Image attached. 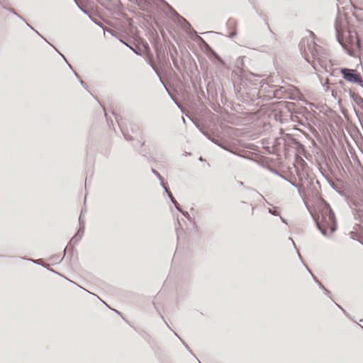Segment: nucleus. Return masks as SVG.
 I'll return each mask as SVG.
<instances>
[{
	"instance_id": "nucleus-63",
	"label": "nucleus",
	"mask_w": 363,
	"mask_h": 363,
	"mask_svg": "<svg viewBox=\"0 0 363 363\" xmlns=\"http://www.w3.org/2000/svg\"><path fill=\"white\" fill-rule=\"evenodd\" d=\"M190 352V354H191L193 357H194L198 360L199 363H201V362L197 359V357H196V355L194 354V352H192V350H191V352Z\"/></svg>"
},
{
	"instance_id": "nucleus-13",
	"label": "nucleus",
	"mask_w": 363,
	"mask_h": 363,
	"mask_svg": "<svg viewBox=\"0 0 363 363\" xmlns=\"http://www.w3.org/2000/svg\"><path fill=\"white\" fill-rule=\"evenodd\" d=\"M228 152L233 155H238L240 157L245 158L252 161L253 160L252 157H250L247 155L248 154L251 153L250 152H246L242 150H240L235 145H231L230 150H228Z\"/></svg>"
},
{
	"instance_id": "nucleus-53",
	"label": "nucleus",
	"mask_w": 363,
	"mask_h": 363,
	"mask_svg": "<svg viewBox=\"0 0 363 363\" xmlns=\"http://www.w3.org/2000/svg\"><path fill=\"white\" fill-rule=\"evenodd\" d=\"M279 218L282 223H285L286 225H288V222L284 218H283L281 215L279 216Z\"/></svg>"
},
{
	"instance_id": "nucleus-17",
	"label": "nucleus",
	"mask_w": 363,
	"mask_h": 363,
	"mask_svg": "<svg viewBox=\"0 0 363 363\" xmlns=\"http://www.w3.org/2000/svg\"><path fill=\"white\" fill-rule=\"evenodd\" d=\"M150 66L151 67V68L152 69V70L155 72V73L158 76V77L160 78V81L161 82V83L164 85V86L165 87L167 91L168 92L169 96L171 97V99L174 101V103L176 104H177V106H179V104H177V101L175 100V99L174 98V96L172 95V94L169 91L168 89L167 88L166 85L164 84V82L162 81V79H161L160 77V74L159 72V71L156 69V67L154 66V65L152 63H150Z\"/></svg>"
},
{
	"instance_id": "nucleus-43",
	"label": "nucleus",
	"mask_w": 363,
	"mask_h": 363,
	"mask_svg": "<svg viewBox=\"0 0 363 363\" xmlns=\"http://www.w3.org/2000/svg\"><path fill=\"white\" fill-rule=\"evenodd\" d=\"M123 134L126 140L130 141V140H133V138L131 135H130L128 133H123Z\"/></svg>"
},
{
	"instance_id": "nucleus-36",
	"label": "nucleus",
	"mask_w": 363,
	"mask_h": 363,
	"mask_svg": "<svg viewBox=\"0 0 363 363\" xmlns=\"http://www.w3.org/2000/svg\"><path fill=\"white\" fill-rule=\"evenodd\" d=\"M328 182L333 189H334L337 193L341 194V191H340L338 186L335 183L330 182V181H328Z\"/></svg>"
},
{
	"instance_id": "nucleus-14",
	"label": "nucleus",
	"mask_w": 363,
	"mask_h": 363,
	"mask_svg": "<svg viewBox=\"0 0 363 363\" xmlns=\"http://www.w3.org/2000/svg\"><path fill=\"white\" fill-rule=\"evenodd\" d=\"M276 88L272 90V95L270 98L283 99L287 98L286 89L284 86L275 85Z\"/></svg>"
},
{
	"instance_id": "nucleus-18",
	"label": "nucleus",
	"mask_w": 363,
	"mask_h": 363,
	"mask_svg": "<svg viewBox=\"0 0 363 363\" xmlns=\"http://www.w3.org/2000/svg\"><path fill=\"white\" fill-rule=\"evenodd\" d=\"M235 24H236V21L235 19H233V18H230L228 21L227 22V26L228 27H233L235 28ZM237 35V30L235 28L233 29V30L230 31L228 36L230 38H234L235 35Z\"/></svg>"
},
{
	"instance_id": "nucleus-24",
	"label": "nucleus",
	"mask_w": 363,
	"mask_h": 363,
	"mask_svg": "<svg viewBox=\"0 0 363 363\" xmlns=\"http://www.w3.org/2000/svg\"><path fill=\"white\" fill-rule=\"evenodd\" d=\"M289 239L290 240H291V241H292V243H293V245H294V248H295V249L296 250V251H297V254H298V257H299L300 260L301 261V262L303 263V265H304V267H306V270L308 272V273H309V274H311V276L313 273V272H312V271L310 269V268L308 267V266L306 264H305V263H304V262H303V259H302V257H301V255H300L299 252L298 251V249H297V247H296V246L295 242H294V240H292V238H289Z\"/></svg>"
},
{
	"instance_id": "nucleus-44",
	"label": "nucleus",
	"mask_w": 363,
	"mask_h": 363,
	"mask_svg": "<svg viewBox=\"0 0 363 363\" xmlns=\"http://www.w3.org/2000/svg\"><path fill=\"white\" fill-rule=\"evenodd\" d=\"M79 226H81V225H82V224L85 226V221L82 218V211L81 212V214L79 218Z\"/></svg>"
},
{
	"instance_id": "nucleus-1",
	"label": "nucleus",
	"mask_w": 363,
	"mask_h": 363,
	"mask_svg": "<svg viewBox=\"0 0 363 363\" xmlns=\"http://www.w3.org/2000/svg\"><path fill=\"white\" fill-rule=\"evenodd\" d=\"M318 230L323 236L330 237L337 230V225L335 213L328 203L317 216L312 215Z\"/></svg>"
},
{
	"instance_id": "nucleus-40",
	"label": "nucleus",
	"mask_w": 363,
	"mask_h": 363,
	"mask_svg": "<svg viewBox=\"0 0 363 363\" xmlns=\"http://www.w3.org/2000/svg\"><path fill=\"white\" fill-rule=\"evenodd\" d=\"M152 303H153V305H154V306H155V309L157 310V311L158 314H159V315H160V316L161 317V318L164 320V322L167 325H168V324H167V323L166 322V320H164V316H163V315H162V313H160V310L156 307V306H155V302H152ZM167 326L169 328V325H167Z\"/></svg>"
},
{
	"instance_id": "nucleus-54",
	"label": "nucleus",
	"mask_w": 363,
	"mask_h": 363,
	"mask_svg": "<svg viewBox=\"0 0 363 363\" xmlns=\"http://www.w3.org/2000/svg\"><path fill=\"white\" fill-rule=\"evenodd\" d=\"M19 19L22 20L23 22L26 23V19L22 16H21L20 14L18 13H16V15Z\"/></svg>"
},
{
	"instance_id": "nucleus-32",
	"label": "nucleus",
	"mask_w": 363,
	"mask_h": 363,
	"mask_svg": "<svg viewBox=\"0 0 363 363\" xmlns=\"http://www.w3.org/2000/svg\"><path fill=\"white\" fill-rule=\"evenodd\" d=\"M171 59L173 63L174 67L175 69H177L178 71L181 72L180 67L178 64V61L176 57H174L172 54H171Z\"/></svg>"
},
{
	"instance_id": "nucleus-39",
	"label": "nucleus",
	"mask_w": 363,
	"mask_h": 363,
	"mask_svg": "<svg viewBox=\"0 0 363 363\" xmlns=\"http://www.w3.org/2000/svg\"><path fill=\"white\" fill-rule=\"evenodd\" d=\"M293 103L286 102V101H281L279 102L280 106H284V107L289 108L290 105H293Z\"/></svg>"
},
{
	"instance_id": "nucleus-10",
	"label": "nucleus",
	"mask_w": 363,
	"mask_h": 363,
	"mask_svg": "<svg viewBox=\"0 0 363 363\" xmlns=\"http://www.w3.org/2000/svg\"><path fill=\"white\" fill-rule=\"evenodd\" d=\"M348 41L353 48H361V41L356 31L348 30Z\"/></svg>"
},
{
	"instance_id": "nucleus-11",
	"label": "nucleus",
	"mask_w": 363,
	"mask_h": 363,
	"mask_svg": "<svg viewBox=\"0 0 363 363\" xmlns=\"http://www.w3.org/2000/svg\"><path fill=\"white\" fill-rule=\"evenodd\" d=\"M347 203L352 210L354 208H361L363 206V195L350 197L348 199Z\"/></svg>"
},
{
	"instance_id": "nucleus-51",
	"label": "nucleus",
	"mask_w": 363,
	"mask_h": 363,
	"mask_svg": "<svg viewBox=\"0 0 363 363\" xmlns=\"http://www.w3.org/2000/svg\"><path fill=\"white\" fill-rule=\"evenodd\" d=\"M352 15L354 16V17L357 19V21L360 22L362 21V18H360L359 17V16L357 14H356L355 13H352Z\"/></svg>"
},
{
	"instance_id": "nucleus-58",
	"label": "nucleus",
	"mask_w": 363,
	"mask_h": 363,
	"mask_svg": "<svg viewBox=\"0 0 363 363\" xmlns=\"http://www.w3.org/2000/svg\"><path fill=\"white\" fill-rule=\"evenodd\" d=\"M250 4L252 5V8L254 9V6H256L255 5V2L254 0H248Z\"/></svg>"
},
{
	"instance_id": "nucleus-60",
	"label": "nucleus",
	"mask_w": 363,
	"mask_h": 363,
	"mask_svg": "<svg viewBox=\"0 0 363 363\" xmlns=\"http://www.w3.org/2000/svg\"><path fill=\"white\" fill-rule=\"evenodd\" d=\"M60 55L62 57L65 62L67 61L66 57L62 53H60Z\"/></svg>"
},
{
	"instance_id": "nucleus-38",
	"label": "nucleus",
	"mask_w": 363,
	"mask_h": 363,
	"mask_svg": "<svg viewBox=\"0 0 363 363\" xmlns=\"http://www.w3.org/2000/svg\"><path fill=\"white\" fill-rule=\"evenodd\" d=\"M179 213H181L185 218H186L188 220H191V216L189 215V213L186 211H184L182 208H181V211H179Z\"/></svg>"
},
{
	"instance_id": "nucleus-56",
	"label": "nucleus",
	"mask_w": 363,
	"mask_h": 363,
	"mask_svg": "<svg viewBox=\"0 0 363 363\" xmlns=\"http://www.w3.org/2000/svg\"><path fill=\"white\" fill-rule=\"evenodd\" d=\"M37 35H38L43 40H45L46 43H49L45 38H44L38 31H37Z\"/></svg>"
},
{
	"instance_id": "nucleus-30",
	"label": "nucleus",
	"mask_w": 363,
	"mask_h": 363,
	"mask_svg": "<svg viewBox=\"0 0 363 363\" xmlns=\"http://www.w3.org/2000/svg\"><path fill=\"white\" fill-rule=\"evenodd\" d=\"M315 284L318 285V286L323 290L324 294H325L326 296H328L329 297L330 296V291L328 289H327L323 285V284L320 281H315Z\"/></svg>"
},
{
	"instance_id": "nucleus-25",
	"label": "nucleus",
	"mask_w": 363,
	"mask_h": 363,
	"mask_svg": "<svg viewBox=\"0 0 363 363\" xmlns=\"http://www.w3.org/2000/svg\"><path fill=\"white\" fill-rule=\"evenodd\" d=\"M289 239L290 240H291V241H292V243H293V245H294V248H295V249L296 250V251H297V254H298V257H299L300 260L301 261V262L303 263V265H304V267H306V270L308 272V273H309V274H311V276L313 273V272H312V271L310 269V268L308 267V266L306 264H305V263H304V262H303V259H302V257H301V255H300L299 252L298 251V249H297V247H296V246L295 242H294V240H292V238H289Z\"/></svg>"
},
{
	"instance_id": "nucleus-16",
	"label": "nucleus",
	"mask_w": 363,
	"mask_h": 363,
	"mask_svg": "<svg viewBox=\"0 0 363 363\" xmlns=\"http://www.w3.org/2000/svg\"><path fill=\"white\" fill-rule=\"evenodd\" d=\"M253 9L255 11L256 13L263 20V21L264 22L267 27L268 30L272 33L274 39L276 40V35L272 31L269 26V24L268 23V17L267 16V15L264 14L263 12L260 9H259L256 6H254Z\"/></svg>"
},
{
	"instance_id": "nucleus-49",
	"label": "nucleus",
	"mask_w": 363,
	"mask_h": 363,
	"mask_svg": "<svg viewBox=\"0 0 363 363\" xmlns=\"http://www.w3.org/2000/svg\"><path fill=\"white\" fill-rule=\"evenodd\" d=\"M48 44L54 48V50L60 55V53H62L55 45H53L52 43H48Z\"/></svg>"
},
{
	"instance_id": "nucleus-7",
	"label": "nucleus",
	"mask_w": 363,
	"mask_h": 363,
	"mask_svg": "<svg viewBox=\"0 0 363 363\" xmlns=\"http://www.w3.org/2000/svg\"><path fill=\"white\" fill-rule=\"evenodd\" d=\"M322 51L323 48L320 46H318V48L313 50L311 52L313 56V58L315 59L318 61L320 66L327 72L328 65L326 60L323 59V57L320 55V54H322Z\"/></svg>"
},
{
	"instance_id": "nucleus-55",
	"label": "nucleus",
	"mask_w": 363,
	"mask_h": 363,
	"mask_svg": "<svg viewBox=\"0 0 363 363\" xmlns=\"http://www.w3.org/2000/svg\"><path fill=\"white\" fill-rule=\"evenodd\" d=\"M65 62L67 65L69 69H70L74 72V70L73 67L72 66V65L68 61H67Z\"/></svg>"
},
{
	"instance_id": "nucleus-57",
	"label": "nucleus",
	"mask_w": 363,
	"mask_h": 363,
	"mask_svg": "<svg viewBox=\"0 0 363 363\" xmlns=\"http://www.w3.org/2000/svg\"><path fill=\"white\" fill-rule=\"evenodd\" d=\"M47 269H48L49 272H52V273H54V274H56V273H57V271H55V269H52V268H51V267H47Z\"/></svg>"
},
{
	"instance_id": "nucleus-5",
	"label": "nucleus",
	"mask_w": 363,
	"mask_h": 363,
	"mask_svg": "<svg viewBox=\"0 0 363 363\" xmlns=\"http://www.w3.org/2000/svg\"><path fill=\"white\" fill-rule=\"evenodd\" d=\"M260 88L259 90L257 91L256 88L252 89L253 92L252 93V97L256 96L257 99H261L262 96L260 95V92H263V94H268L269 96L272 95V90L276 88L274 84H269L268 82H264L261 80L260 82Z\"/></svg>"
},
{
	"instance_id": "nucleus-33",
	"label": "nucleus",
	"mask_w": 363,
	"mask_h": 363,
	"mask_svg": "<svg viewBox=\"0 0 363 363\" xmlns=\"http://www.w3.org/2000/svg\"><path fill=\"white\" fill-rule=\"evenodd\" d=\"M268 212L275 216H280V211L278 208L275 207L274 208H268Z\"/></svg>"
},
{
	"instance_id": "nucleus-19",
	"label": "nucleus",
	"mask_w": 363,
	"mask_h": 363,
	"mask_svg": "<svg viewBox=\"0 0 363 363\" xmlns=\"http://www.w3.org/2000/svg\"><path fill=\"white\" fill-rule=\"evenodd\" d=\"M166 194L168 196V198L169 199V200L171 201V202L174 204L175 208L178 211H181V206L179 205V203L176 201V199H174V197L173 196L172 192L170 191V190H166Z\"/></svg>"
},
{
	"instance_id": "nucleus-8",
	"label": "nucleus",
	"mask_w": 363,
	"mask_h": 363,
	"mask_svg": "<svg viewBox=\"0 0 363 363\" xmlns=\"http://www.w3.org/2000/svg\"><path fill=\"white\" fill-rule=\"evenodd\" d=\"M255 162L262 167L263 168L269 170L270 172L279 176V177L282 178L284 180H286V177L284 176L281 172H280L279 170L276 169L274 167H273L271 164L268 163L267 161H261V160H257L253 159Z\"/></svg>"
},
{
	"instance_id": "nucleus-28",
	"label": "nucleus",
	"mask_w": 363,
	"mask_h": 363,
	"mask_svg": "<svg viewBox=\"0 0 363 363\" xmlns=\"http://www.w3.org/2000/svg\"><path fill=\"white\" fill-rule=\"evenodd\" d=\"M74 74L75 76V77L77 79V80L79 81V82L80 83V84L88 91V92H90V90L89 89V86H87V84L82 79L81 77L79 75V74L76 72V71H74Z\"/></svg>"
},
{
	"instance_id": "nucleus-29",
	"label": "nucleus",
	"mask_w": 363,
	"mask_h": 363,
	"mask_svg": "<svg viewBox=\"0 0 363 363\" xmlns=\"http://www.w3.org/2000/svg\"><path fill=\"white\" fill-rule=\"evenodd\" d=\"M21 259H24V260H27V261H29V262H31L35 264H38V265H40L42 267H45V264L43 262V259H33L32 258H26V257H21Z\"/></svg>"
},
{
	"instance_id": "nucleus-34",
	"label": "nucleus",
	"mask_w": 363,
	"mask_h": 363,
	"mask_svg": "<svg viewBox=\"0 0 363 363\" xmlns=\"http://www.w3.org/2000/svg\"><path fill=\"white\" fill-rule=\"evenodd\" d=\"M287 182H289L291 185H292L293 186L296 187L298 189V193L299 195H301V187L299 185H298L297 184H296L295 182H294L293 181H291V179H289L287 177H286V180Z\"/></svg>"
},
{
	"instance_id": "nucleus-50",
	"label": "nucleus",
	"mask_w": 363,
	"mask_h": 363,
	"mask_svg": "<svg viewBox=\"0 0 363 363\" xmlns=\"http://www.w3.org/2000/svg\"><path fill=\"white\" fill-rule=\"evenodd\" d=\"M142 336H148V334L143 330H140V331H138Z\"/></svg>"
},
{
	"instance_id": "nucleus-22",
	"label": "nucleus",
	"mask_w": 363,
	"mask_h": 363,
	"mask_svg": "<svg viewBox=\"0 0 363 363\" xmlns=\"http://www.w3.org/2000/svg\"><path fill=\"white\" fill-rule=\"evenodd\" d=\"M231 145L232 144L230 143L222 138L220 143H218V146L228 152V150H230Z\"/></svg>"
},
{
	"instance_id": "nucleus-37",
	"label": "nucleus",
	"mask_w": 363,
	"mask_h": 363,
	"mask_svg": "<svg viewBox=\"0 0 363 363\" xmlns=\"http://www.w3.org/2000/svg\"><path fill=\"white\" fill-rule=\"evenodd\" d=\"M151 172H152V174H154L157 177V178L159 180H162V175L156 169H155L154 168H152Z\"/></svg>"
},
{
	"instance_id": "nucleus-3",
	"label": "nucleus",
	"mask_w": 363,
	"mask_h": 363,
	"mask_svg": "<svg viewBox=\"0 0 363 363\" xmlns=\"http://www.w3.org/2000/svg\"><path fill=\"white\" fill-rule=\"evenodd\" d=\"M342 78L347 82L357 84L363 88V82L361 74L354 69L343 67L340 69Z\"/></svg>"
},
{
	"instance_id": "nucleus-52",
	"label": "nucleus",
	"mask_w": 363,
	"mask_h": 363,
	"mask_svg": "<svg viewBox=\"0 0 363 363\" xmlns=\"http://www.w3.org/2000/svg\"><path fill=\"white\" fill-rule=\"evenodd\" d=\"M26 26L30 28L31 30H33L34 32L37 33L38 30H36L32 26H30L27 21L25 23Z\"/></svg>"
},
{
	"instance_id": "nucleus-46",
	"label": "nucleus",
	"mask_w": 363,
	"mask_h": 363,
	"mask_svg": "<svg viewBox=\"0 0 363 363\" xmlns=\"http://www.w3.org/2000/svg\"><path fill=\"white\" fill-rule=\"evenodd\" d=\"M3 8H4V9H6L7 11H9V12H11V13H13V14H14V15H16V13H17L16 12V11H15L13 8H11V7L7 8V7H6V6H3Z\"/></svg>"
},
{
	"instance_id": "nucleus-20",
	"label": "nucleus",
	"mask_w": 363,
	"mask_h": 363,
	"mask_svg": "<svg viewBox=\"0 0 363 363\" xmlns=\"http://www.w3.org/2000/svg\"><path fill=\"white\" fill-rule=\"evenodd\" d=\"M352 212L355 220L363 222V210L362 208H354Z\"/></svg>"
},
{
	"instance_id": "nucleus-15",
	"label": "nucleus",
	"mask_w": 363,
	"mask_h": 363,
	"mask_svg": "<svg viewBox=\"0 0 363 363\" xmlns=\"http://www.w3.org/2000/svg\"><path fill=\"white\" fill-rule=\"evenodd\" d=\"M84 225L82 224L79 226L78 230L74 234V235L71 238L67 247H69L72 245H77L78 242L82 239L84 233Z\"/></svg>"
},
{
	"instance_id": "nucleus-31",
	"label": "nucleus",
	"mask_w": 363,
	"mask_h": 363,
	"mask_svg": "<svg viewBox=\"0 0 363 363\" xmlns=\"http://www.w3.org/2000/svg\"><path fill=\"white\" fill-rule=\"evenodd\" d=\"M76 5L77 6V7L79 8V9H80L84 13L88 15L89 16V18H91V16L89 15V13L87 9H86L79 1L78 0H74Z\"/></svg>"
},
{
	"instance_id": "nucleus-41",
	"label": "nucleus",
	"mask_w": 363,
	"mask_h": 363,
	"mask_svg": "<svg viewBox=\"0 0 363 363\" xmlns=\"http://www.w3.org/2000/svg\"><path fill=\"white\" fill-rule=\"evenodd\" d=\"M131 130L133 133H136L137 132L140 131V128L137 125H133L131 126Z\"/></svg>"
},
{
	"instance_id": "nucleus-21",
	"label": "nucleus",
	"mask_w": 363,
	"mask_h": 363,
	"mask_svg": "<svg viewBox=\"0 0 363 363\" xmlns=\"http://www.w3.org/2000/svg\"><path fill=\"white\" fill-rule=\"evenodd\" d=\"M120 41L123 44L126 45L128 48H129L135 54H136L137 55H139V56H142L143 51L141 50L140 48H134L133 46H131L130 44H128V43H126L125 40H123L122 39H120Z\"/></svg>"
},
{
	"instance_id": "nucleus-27",
	"label": "nucleus",
	"mask_w": 363,
	"mask_h": 363,
	"mask_svg": "<svg viewBox=\"0 0 363 363\" xmlns=\"http://www.w3.org/2000/svg\"><path fill=\"white\" fill-rule=\"evenodd\" d=\"M329 298L332 301V302L338 308H340L342 312L343 313L347 316L349 318L352 319L353 321H354L356 323V321L354 320H353V318L350 316V315L340 306L339 305L338 303H337L335 300L332 298V296H329Z\"/></svg>"
},
{
	"instance_id": "nucleus-9",
	"label": "nucleus",
	"mask_w": 363,
	"mask_h": 363,
	"mask_svg": "<svg viewBox=\"0 0 363 363\" xmlns=\"http://www.w3.org/2000/svg\"><path fill=\"white\" fill-rule=\"evenodd\" d=\"M196 127L199 128V130L201 131V133L206 136L209 140H211L212 143H213L216 145H218L220 141L221 140L222 138L215 135L213 133H211L206 130L202 125H196Z\"/></svg>"
},
{
	"instance_id": "nucleus-47",
	"label": "nucleus",
	"mask_w": 363,
	"mask_h": 363,
	"mask_svg": "<svg viewBox=\"0 0 363 363\" xmlns=\"http://www.w3.org/2000/svg\"><path fill=\"white\" fill-rule=\"evenodd\" d=\"M179 340L180 341L182 342V344L184 345V346L185 347V348L189 351V352H191V349L190 347H189V345L181 338L179 337Z\"/></svg>"
},
{
	"instance_id": "nucleus-59",
	"label": "nucleus",
	"mask_w": 363,
	"mask_h": 363,
	"mask_svg": "<svg viewBox=\"0 0 363 363\" xmlns=\"http://www.w3.org/2000/svg\"><path fill=\"white\" fill-rule=\"evenodd\" d=\"M89 94L93 96V98H94L96 101H98V103H99V104H100V102H99V99H98L97 96H94V94H93L91 91H90V92H89Z\"/></svg>"
},
{
	"instance_id": "nucleus-4",
	"label": "nucleus",
	"mask_w": 363,
	"mask_h": 363,
	"mask_svg": "<svg viewBox=\"0 0 363 363\" xmlns=\"http://www.w3.org/2000/svg\"><path fill=\"white\" fill-rule=\"evenodd\" d=\"M342 14L340 13L339 8L337 7V15L335 21V37L336 40L338 42V43L342 46V48L346 51V52L351 55V53L347 50L342 38L341 37V33L344 32L345 30V26L342 22ZM343 16H346L345 13H343Z\"/></svg>"
},
{
	"instance_id": "nucleus-42",
	"label": "nucleus",
	"mask_w": 363,
	"mask_h": 363,
	"mask_svg": "<svg viewBox=\"0 0 363 363\" xmlns=\"http://www.w3.org/2000/svg\"><path fill=\"white\" fill-rule=\"evenodd\" d=\"M160 185H161V186L164 189V192H165V193H166V190H169V189L167 187L166 184H164V179H163V177L162 178V180H160Z\"/></svg>"
},
{
	"instance_id": "nucleus-64",
	"label": "nucleus",
	"mask_w": 363,
	"mask_h": 363,
	"mask_svg": "<svg viewBox=\"0 0 363 363\" xmlns=\"http://www.w3.org/2000/svg\"><path fill=\"white\" fill-rule=\"evenodd\" d=\"M357 241L363 245V241L362 240L359 239V240H357Z\"/></svg>"
},
{
	"instance_id": "nucleus-23",
	"label": "nucleus",
	"mask_w": 363,
	"mask_h": 363,
	"mask_svg": "<svg viewBox=\"0 0 363 363\" xmlns=\"http://www.w3.org/2000/svg\"><path fill=\"white\" fill-rule=\"evenodd\" d=\"M67 250H68V247H66L65 248V250H64V255H63V256H62L61 258L60 257V255H53V256L50 258V259H51L52 261L55 262V263H60V262L64 259V258H65V255H66V254H67Z\"/></svg>"
},
{
	"instance_id": "nucleus-62",
	"label": "nucleus",
	"mask_w": 363,
	"mask_h": 363,
	"mask_svg": "<svg viewBox=\"0 0 363 363\" xmlns=\"http://www.w3.org/2000/svg\"><path fill=\"white\" fill-rule=\"evenodd\" d=\"M190 352V354H191L193 357H194L198 360L199 363H201V362L197 359V357H196V355L194 354V352H192V350H191V352Z\"/></svg>"
},
{
	"instance_id": "nucleus-6",
	"label": "nucleus",
	"mask_w": 363,
	"mask_h": 363,
	"mask_svg": "<svg viewBox=\"0 0 363 363\" xmlns=\"http://www.w3.org/2000/svg\"><path fill=\"white\" fill-rule=\"evenodd\" d=\"M197 44L199 47L208 54H212L215 57V60L220 63L223 64V59L216 52V51L208 45V43L203 38H197Z\"/></svg>"
},
{
	"instance_id": "nucleus-35",
	"label": "nucleus",
	"mask_w": 363,
	"mask_h": 363,
	"mask_svg": "<svg viewBox=\"0 0 363 363\" xmlns=\"http://www.w3.org/2000/svg\"><path fill=\"white\" fill-rule=\"evenodd\" d=\"M69 250L71 253L72 258L76 257V259H77L78 253H77V250L75 249V247L74 246H72L69 247Z\"/></svg>"
},
{
	"instance_id": "nucleus-45",
	"label": "nucleus",
	"mask_w": 363,
	"mask_h": 363,
	"mask_svg": "<svg viewBox=\"0 0 363 363\" xmlns=\"http://www.w3.org/2000/svg\"><path fill=\"white\" fill-rule=\"evenodd\" d=\"M350 235L351 239L356 240V241H357V240H359V238H357V234L355 232H350Z\"/></svg>"
},
{
	"instance_id": "nucleus-26",
	"label": "nucleus",
	"mask_w": 363,
	"mask_h": 363,
	"mask_svg": "<svg viewBox=\"0 0 363 363\" xmlns=\"http://www.w3.org/2000/svg\"><path fill=\"white\" fill-rule=\"evenodd\" d=\"M189 37L193 41L196 42L197 43V38H201L198 35V33L196 30H195L194 28L191 29L189 32L187 33Z\"/></svg>"
},
{
	"instance_id": "nucleus-61",
	"label": "nucleus",
	"mask_w": 363,
	"mask_h": 363,
	"mask_svg": "<svg viewBox=\"0 0 363 363\" xmlns=\"http://www.w3.org/2000/svg\"><path fill=\"white\" fill-rule=\"evenodd\" d=\"M311 277H312V278H313V281H314V282H315V281H319V280L318 279V278L314 275V274H313L311 275Z\"/></svg>"
},
{
	"instance_id": "nucleus-12",
	"label": "nucleus",
	"mask_w": 363,
	"mask_h": 363,
	"mask_svg": "<svg viewBox=\"0 0 363 363\" xmlns=\"http://www.w3.org/2000/svg\"><path fill=\"white\" fill-rule=\"evenodd\" d=\"M233 89H234L235 93L237 95V99H239L240 101L245 102L246 100L243 97V91H242V89L245 91H247V90L248 89L247 86L246 84H242V83H240L238 85H235L234 84L233 85ZM245 94H247V92H245Z\"/></svg>"
},
{
	"instance_id": "nucleus-2",
	"label": "nucleus",
	"mask_w": 363,
	"mask_h": 363,
	"mask_svg": "<svg viewBox=\"0 0 363 363\" xmlns=\"http://www.w3.org/2000/svg\"><path fill=\"white\" fill-rule=\"evenodd\" d=\"M164 7L167 9V15L174 18V21L180 26L186 33L193 29L190 23L179 15L167 2L164 1Z\"/></svg>"
},
{
	"instance_id": "nucleus-48",
	"label": "nucleus",
	"mask_w": 363,
	"mask_h": 363,
	"mask_svg": "<svg viewBox=\"0 0 363 363\" xmlns=\"http://www.w3.org/2000/svg\"><path fill=\"white\" fill-rule=\"evenodd\" d=\"M48 44L54 48V50L60 55V53H62L55 45H53L52 43H48Z\"/></svg>"
}]
</instances>
